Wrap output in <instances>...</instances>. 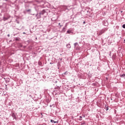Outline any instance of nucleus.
<instances>
[{"mask_svg":"<svg viewBox=\"0 0 125 125\" xmlns=\"http://www.w3.org/2000/svg\"><path fill=\"white\" fill-rule=\"evenodd\" d=\"M75 48L76 49H80V46H79V45L78 44V43H75Z\"/></svg>","mask_w":125,"mask_h":125,"instance_id":"obj_1","label":"nucleus"},{"mask_svg":"<svg viewBox=\"0 0 125 125\" xmlns=\"http://www.w3.org/2000/svg\"><path fill=\"white\" fill-rule=\"evenodd\" d=\"M9 18H10V16H8V17H3V21H6V20H8V19H9Z\"/></svg>","mask_w":125,"mask_h":125,"instance_id":"obj_2","label":"nucleus"},{"mask_svg":"<svg viewBox=\"0 0 125 125\" xmlns=\"http://www.w3.org/2000/svg\"><path fill=\"white\" fill-rule=\"evenodd\" d=\"M44 13H45V11H44V10H43L42 11H41L40 13V15H43V14Z\"/></svg>","mask_w":125,"mask_h":125,"instance_id":"obj_3","label":"nucleus"},{"mask_svg":"<svg viewBox=\"0 0 125 125\" xmlns=\"http://www.w3.org/2000/svg\"><path fill=\"white\" fill-rule=\"evenodd\" d=\"M67 34H71L72 33V31L71 30H68L67 31Z\"/></svg>","mask_w":125,"mask_h":125,"instance_id":"obj_4","label":"nucleus"},{"mask_svg":"<svg viewBox=\"0 0 125 125\" xmlns=\"http://www.w3.org/2000/svg\"><path fill=\"white\" fill-rule=\"evenodd\" d=\"M51 123H54V124H55V123H56V122H55L54 120H51Z\"/></svg>","mask_w":125,"mask_h":125,"instance_id":"obj_5","label":"nucleus"},{"mask_svg":"<svg viewBox=\"0 0 125 125\" xmlns=\"http://www.w3.org/2000/svg\"><path fill=\"white\" fill-rule=\"evenodd\" d=\"M123 28H124V29H125V24H123L122 26Z\"/></svg>","mask_w":125,"mask_h":125,"instance_id":"obj_6","label":"nucleus"},{"mask_svg":"<svg viewBox=\"0 0 125 125\" xmlns=\"http://www.w3.org/2000/svg\"><path fill=\"white\" fill-rule=\"evenodd\" d=\"M16 41H19V38H16Z\"/></svg>","mask_w":125,"mask_h":125,"instance_id":"obj_7","label":"nucleus"},{"mask_svg":"<svg viewBox=\"0 0 125 125\" xmlns=\"http://www.w3.org/2000/svg\"><path fill=\"white\" fill-rule=\"evenodd\" d=\"M125 74H123V75H122V77H125Z\"/></svg>","mask_w":125,"mask_h":125,"instance_id":"obj_8","label":"nucleus"},{"mask_svg":"<svg viewBox=\"0 0 125 125\" xmlns=\"http://www.w3.org/2000/svg\"><path fill=\"white\" fill-rule=\"evenodd\" d=\"M81 125H85V123H82Z\"/></svg>","mask_w":125,"mask_h":125,"instance_id":"obj_9","label":"nucleus"},{"mask_svg":"<svg viewBox=\"0 0 125 125\" xmlns=\"http://www.w3.org/2000/svg\"><path fill=\"white\" fill-rule=\"evenodd\" d=\"M23 34H26V33H25V32H23Z\"/></svg>","mask_w":125,"mask_h":125,"instance_id":"obj_10","label":"nucleus"},{"mask_svg":"<svg viewBox=\"0 0 125 125\" xmlns=\"http://www.w3.org/2000/svg\"><path fill=\"white\" fill-rule=\"evenodd\" d=\"M5 0V1H7L8 0Z\"/></svg>","mask_w":125,"mask_h":125,"instance_id":"obj_11","label":"nucleus"},{"mask_svg":"<svg viewBox=\"0 0 125 125\" xmlns=\"http://www.w3.org/2000/svg\"><path fill=\"white\" fill-rule=\"evenodd\" d=\"M84 23H85V21H83V23L84 24Z\"/></svg>","mask_w":125,"mask_h":125,"instance_id":"obj_12","label":"nucleus"}]
</instances>
